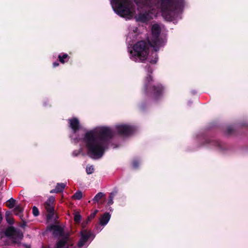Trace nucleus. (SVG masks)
Masks as SVG:
<instances>
[{
	"mask_svg": "<svg viewBox=\"0 0 248 248\" xmlns=\"http://www.w3.org/2000/svg\"><path fill=\"white\" fill-rule=\"evenodd\" d=\"M114 134L110 128L102 126L87 132L84 141L87 148V154L93 158H100L105 153Z\"/></svg>",
	"mask_w": 248,
	"mask_h": 248,
	"instance_id": "1",
	"label": "nucleus"
},
{
	"mask_svg": "<svg viewBox=\"0 0 248 248\" xmlns=\"http://www.w3.org/2000/svg\"><path fill=\"white\" fill-rule=\"evenodd\" d=\"M152 76L146 77L144 80L143 91L144 94L155 102L160 100L163 97L165 88L161 83L153 84Z\"/></svg>",
	"mask_w": 248,
	"mask_h": 248,
	"instance_id": "2",
	"label": "nucleus"
},
{
	"mask_svg": "<svg viewBox=\"0 0 248 248\" xmlns=\"http://www.w3.org/2000/svg\"><path fill=\"white\" fill-rule=\"evenodd\" d=\"M149 41H140L136 43L130 51V59L136 62H143L147 58L150 47H153Z\"/></svg>",
	"mask_w": 248,
	"mask_h": 248,
	"instance_id": "3",
	"label": "nucleus"
},
{
	"mask_svg": "<svg viewBox=\"0 0 248 248\" xmlns=\"http://www.w3.org/2000/svg\"><path fill=\"white\" fill-rule=\"evenodd\" d=\"M184 6V0H161L160 7L163 16L171 19L172 14L176 10L182 9Z\"/></svg>",
	"mask_w": 248,
	"mask_h": 248,
	"instance_id": "4",
	"label": "nucleus"
},
{
	"mask_svg": "<svg viewBox=\"0 0 248 248\" xmlns=\"http://www.w3.org/2000/svg\"><path fill=\"white\" fill-rule=\"evenodd\" d=\"M112 2L115 12L122 17L130 16V2L129 0H112Z\"/></svg>",
	"mask_w": 248,
	"mask_h": 248,
	"instance_id": "5",
	"label": "nucleus"
},
{
	"mask_svg": "<svg viewBox=\"0 0 248 248\" xmlns=\"http://www.w3.org/2000/svg\"><path fill=\"white\" fill-rule=\"evenodd\" d=\"M161 32V29L158 24H154L152 27V37L149 41L152 43L151 46L155 51L159 50L161 45V40L159 35Z\"/></svg>",
	"mask_w": 248,
	"mask_h": 248,
	"instance_id": "6",
	"label": "nucleus"
},
{
	"mask_svg": "<svg viewBox=\"0 0 248 248\" xmlns=\"http://www.w3.org/2000/svg\"><path fill=\"white\" fill-rule=\"evenodd\" d=\"M55 198L51 196H50L46 201L44 203V207L46 211L47 215L46 216L47 221L51 220L54 215V202Z\"/></svg>",
	"mask_w": 248,
	"mask_h": 248,
	"instance_id": "7",
	"label": "nucleus"
},
{
	"mask_svg": "<svg viewBox=\"0 0 248 248\" xmlns=\"http://www.w3.org/2000/svg\"><path fill=\"white\" fill-rule=\"evenodd\" d=\"M116 130L119 135L123 136H128L134 132L135 129L132 125L120 124L116 126Z\"/></svg>",
	"mask_w": 248,
	"mask_h": 248,
	"instance_id": "8",
	"label": "nucleus"
},
{
	"mask_svg": "<svg viewBox=\"0 0 248 248\" xmlns=\"http://www.w3.org/2000/svg\"><path fill=\"white\" fill-rule=\"evenodd\" d=\"M46 230L50 232L53 231L52 234L54 237L64 236L66 234L63 228L58 225L51 224L47 226Z\"/></svg>",
	"mask_w": 248,
	"mask_h": 248,
	"instance_id": "9",
	"label": "nucleus"
},
{
	"mask_svg": "<svg viewBox=\"0 0 248 248\" xmlns=\"http://www.w3.org/2000/svg\"><path fill=\"white\" fill-rule=\"evenodd\" d=\"M80 234L81 237L78 243V246L79 248L82 247L85 245V243L91 237L92 233L90 232H87V230H83L81 231Z\"/></svg>",
	"mask_w": 248,
	"mask_h": 248,
	"instance_id": "10",
	"label": "nucleus"
},
{
	"mask_svg": "<svg viewBox=\"0 0 248 248\" xmlns=\"http://www.w3.org/2000/svg\"><path fill=\"white\" fill-rule=\"evenodd\" d=\"M69 126L72 130L73 133H77L80 129V123L78 119L77 118H73L68 119Z\"/></svg>",
	"mask_w": 248,
	"mask_h": 248,
	"instance_id": "11",
	"label": "nucleus"
},
{
	"mask_svg": "<svg viewBox=\"0 0 248 248\" xmlns=\"http://www.w3.org/2000/svg\"><path fill=\"white\" fill-rule=\"evenodd\" d=\"M61 237V238L56 242L55 248H63L69 241L70 234L66 232L64 236Z\"/></svg>",
	"mask_w": 248,
	"mask_h": 248,
	"instance_id": "12",
	"label": "nucleus"
},
{
	"mask_svg": "<svg viewBox=\"0 0 248 248\" xmlns=\"http://www.w3.org/2000/svg\"><path fill=\"white\" fill-rule=\"evenodd\" d=\"M66 186V185L64 183H57L55 187V188L53 189L50 191V193H59L63 191Z\"/></svg>",
	"mask_w": 248,
	"mask_h": 248,
	"instance_id": "13",
	"label": "nucleus"
},
{
	"mask_svg": "<svg viewBox=\"0 0 248 248\" xmlns=\"http://www.w3.org/2000/svg\"><path fill=\"white\" fill-rule=\"evenodd\" d=\"M110 218V215L109 213L106 212L100 218V224L105 226L107 224Z\"/></svg>",
	"mask_w": 248,
	"mask_h": 248,
	"instance_id": "14",
	"label": "nucleus"
},
{
	"mask_svg": "<svg viewBox=\"0 0 248 248\" xmlns=\"http://www.w3.org/2000/svg\"><path fill=\"white\" fill-rule=\"evenodd\" d=\"M4 234L7 237H12L16 234V229L14 227H9L5 230Z\"/></svg>",
	"mask_w": 248,
	"mask_h": 248,
	"instance_id": "15",
	"label": "nucleus"
},
{
	"mask_svg": "<svg viewBox=\"0 0 248 248\" xmlns=\"http://www.w3.org/2000/svg\"><path fill=\"white\" fill-rule=\"evenodd\" d=\"M70 58V57L65 53H62L58 56L59 61L62 64H64L66 62H67Z\"/></svg>",
	"mask_w": 248,
	"mask_h": 248,
	"instance_id": "16",
	"label": "nucleus"
},
{
	"mask_svg": "<svg viewBox=\"0 0 248 248\" xmlns=\"http://www.w3.org/2000/svg\"><path fill=\"white\" fill-rule=\"evenodd\" d=\"M5 218L6 221L9 224H13L14 223L13 215L11 211H7L5 214Z\"/></svg>",
	"mask_w": 248,
	"mask_h": 248,
	"instance_id": "17",
	"label": "nucleus"
},
{
	"mask_svg": "<svg viewBox=\"0 0 248 248\" xmlns=\"http://www.w3.org/2000/svg\"><path fill=\"white\" fill-rule=\"evenodd\" d=\"M138 21L143 23L146 22L148 20L147 15L145 14H140L137 18Z\"/></svg>",
	"mask_w": 248,
	"mask_h": 248,
	"instance_id": "18",
	"label": "nucleus"
},
{
	"mask_svg": "<svg viewBox=\"0 0 248 248\" xmlns=\"http://www.w3.org/2000/svg\"><path fill=\"white\" fill-rule=\"evenodd\" d=\"M5 205L9 208H13L16 205V200L11 198L5 202Z\"/></svg>",
	"mask_w": 248,
	"mask_h": 248,
	"instance_id": "19",
	"label": "nucleus"
},
{
	"mask_svg": "<svg viewBox=\"0 0 248 248\" xmlns=\"http://www.w3.org/2000/svg\"><path fill=\"white\" fill-rule=\"evenodd\" d=\"M105 195L102 192L98 193L93 198V201L94 202H99L100 200H101L103 197H104Z\"/></svg>",
	"mask_w": 248,
	"mask_h": 248,
	"instance_id": "20",
	"label": "nucleus"
},
{
	"mask_svg": "<svg viewBox=\"0 0 248 248\" xmlns=\"http://www.w3.org/2000/svg\"><path fill=\"white\" fill-rule=\"evenodd\" d=\"M82 197V193L81 191L78 190L72 196V199L75 200H80Z\"/></svg>",
	"mask_w": 248,
	"mask_h": 248,
	"instance_id": "21",
	"label": "nucleus"
},
{
	"mask_svg": "<svg viewBox=\"0 0 248 248\" xmlns=\"http://www.w3.org/2000/svg\"><path fill=\"white\" fill-rule=\"evenodd\" d=\"M20 217L21 218L22 222L17 223V222H16V225H17L18 226L20 227L23 229H25V227L27 226V222L22 218L21 216H20Z\"/></svg>",
	"mask_w": 248,
	"mask_h": 248,
	"instance_id": "22",
	"label": "nucleus"
},
{
	"mask_svg": "<svg viewBox=\"0 0 248 248\" xmlns=\"http://www.w3.org/2000/svg\"><path fill=\"white\" fill-rule=\"evenodd\" d=\"M86 171L88 174H92L94 171V168L93 166H87Z\"/></svg>",
	"mask_w": 248,
	"mask_h": 248,
	"instance_id": "23",
	"label": "nucleus"
},
{
	"mask_svg": "<svg viewBox=\"0 0 248 248\" xmlns=\"http://www.w3.org/2000/svg\"><path fill=\"white\" fill-rule=\"evenodd\" d=\"M145 69L147 72V75L146 77H148L149 76H152L151 74L153 73V69L152 67L149 65H147L145 66Z\"/></svg>",
	"mask_w": 248,
	"mask_h": 248,
	"instance_id": "24",
	"label": "nucleus"
},
{
	"mask_svg": "<svg viewBox=\"0 0 248 248\" xmlns=\"http://www.w3.org/2000/svg\"><path fill=\"white\" fill-rule=\"evenodd\" d=\"M98 211L95 210L93 213H91L90 215L88 217V221H91L96 216Z\"/></svg>",
	"mask_w": 248,
	"mask_h": 248,
	"instance_id": "25",
	"label": "nucleus"
},
{
	"mask_svg": "<svg viewBox=\"0 0 248 248\" xmlns=\"http://www.w3.org/2000/svg\"><path fill=\"white\" fill-rule=\"evenodd\" d=\"M81 219V216L78 213H76L74 216V221L76 223H79Z\"/></svg>",
	"mask_w": 248,
	"mask_h": 248,
	"instance_id": "26",
	"label": "nucleus"
},
{
	"mask_svg": "<svg viewBox=\"0 0 248 248\" xmlns=\"http://www.w3.org/2000/svg\"><path fill=\"white\" fill-rule=\"evenodd\" d=\"M32 214L34 217H37L39 215V211L38 208L35 206L32 207Z\"/></svg>",
	"mask_w": 248,
	"mask_h": 248,
	"instance_id": "27",
	"label": "nucleus"
},
{
	"mask_svg": "<svg viewBox=\"0 0 248 248\" xmlns=\"http://www.w3.org/2000/svg\"><path fill=\"white\" fill-rule=\"evenodd\" d=\"M118 193V190L116 188L114 189V190L109 194L108 198L110 199H113L116 196V195Z\"/></svg>",
	"mask_w": 248,
	"mask_h": 248,
	"instance_id": "28",
	"label": "nucleus"
},
{
	"mask_svg": "<svg viewBox=\"0 0 248 248\" xmlns=\"http://www.w3.org/2000/svg\"><path fill=\"white\" fill-rule=\"evenodd\" d=\"M23 237V233L22 232L16 229V239L22 238Z\"/></svg>",
	"mask_w": 248,
	"mask_h": 248,
	"instance_id": "29",
	"label": "nucleus"
},
{
	"mask_svg": "<svg viewBox=\"0 0 248 248\" xmlns=\"http://www.w3.org/2000/svg\"><path fill=\"white\" fill-rule=\"evenodd\" d=\"M132 166L135 169H137L138 168L139 166V162L137 160H134L132 162Z\"/></svg>",
	"mask_w": 248,
	"mask_h": 248,
	"instance_id": "30",
	"label": "nucleus"
},
{
	"mask_svg": "<svg viewBox=\"0 0 248 248\" xmlns=\"http://www.w3.org/2000/svg\"><path fill=\"white\" fill-rule=\"evenodd\" d=\"M209 143H211L212 144H213L216 146H217V147H220V143L219 141H218V140L210 141H209Z\"/></svg>",
	"mask_w": 248,
	"mask_h": 248,
	"instance_id": "31",
	"label": "nucleus"
},
{
	"mask_svg": "<svg viewBox=\"0 0 248 248\" xmlns=\"http://www.w3.org/2000/svg\"><path fill=\"white\" fill-rule=\"evenodd\" d=\"M233 131V129L232 127L229 126L226 129V134L228 135H230L232 133Z\"/></svg>",
	"mask_w": 248,
	"mask_h": 248,
	"instance_id": "32",
	"label": "nucleus"
},
{
	"mask_svg": "<svg viewBox=\"0 0 248 248\" xmlns=\"http://www.w3.org/2000/svg\"><path fill=\"white\" fill-rule=\"evenodd\" d=\"M157 55L155 53L154 59H152L150 61V62L152 64H155L156 63L157 61Z\"/></svg>",
	"mask_w": 248,
	"mask_h": 248,
	"instance_id": "33",
	"label": "nucleus"
},
{
	"mask_svg": "<svg viewBox=\"0 0 248 248\" xmlns=\"http://www.w3.org/2000/svg\"><path fill=\"white\" fill-rule=\"evenodd\" d=\"M23 210L22 207H21L19 205H16V212H21Z\"/></svg>",
	"mask_w": 248,
	"mask_h": 248,
	"instance_id": "34",
	"label": "nucleus"
},
{
	"mask_svg": "<svg viewBox=\"0 0 248 248\" xmlns=\"http://www.w3.org/2000/svg\"><path fill=\"white\" fill-rule=\"evenodd\" d=\"M113 199H110V198H108V205H111L113 203Z\"/></svg>",
	"mask_w": 248,
	"mask_h": 248,
	"instance_id": "35",
	"label": "nucleus"
},
{
	"mask_svg": "<svg viewBox=\"0 0 248 248\" xmlns=\"http://www.w3.org/2000/svg\"><path fill=\"white\" fill-rule=\"evenodd\" d=\"M52 65H53V67L54 68H55L57 66H58L59 65V63L58 62H55L53 63Z\"/></svg>",
	"mask_w": 248,
	"mask_h": 248,
	"instance_id": "36",
	"label": "nucleus"
},
{
	"mask_svg": "<svg viewBox=\"0 0 248 248\" xmlns=\"http://www.w3.org/2000/svg\"><path fill=\"white\" fill-rule=\"evenodd\" d=\"M146 4H149L151 2V0H143Z\"/></svg>",
	"mask_w": 248,
	"mask_h": 248,
	"instance_id": "37",
	"label": "nucleus"
},
{
	"mask_svg": "<svg viewBox=\"0 0 248 248\" xmlns=\"http://www.w3.org/2000/svg\"><path fill=\"white\" fill-rule=\"evenodd\" d=\"M2 219H3V217H2V215L0 214V223L1 222Z\"/></svg>",
	"mask_w": 248,
	"mask_h": 248,
	"instance_id": "38",
	"label": "nucleus"
},
{
	"mask_svg": "<svg viewBox=\"0 0 248 248\" xmlns=\"http://www.w3.org/2000/svg\"><path fill=\"white\" fill-rule=\"evenodd\" d=\"M13 242H14V243H15V242H16L15 240H13Z\"/></svg>",
	"mask_w": 248,
	"mask_h": 248,
	"instance_id": "39",
	"label": "nucleus"
},
{
	"mask_svg": "<svg viewBox=\"0 0 248 248\" xmlns=\"http://www.w3.org/2000/svg\"><path fill=\"white\" fill-rule=\"evenodd\" d=\"M27 248H30L29 247H27Z\"/></svg>",
	"mask_w": 248,
	"mask_h": 248,
	"instance_id": "40",
	"label": "nucleus"
}]
</instances>
